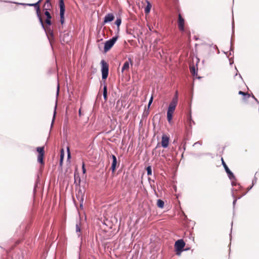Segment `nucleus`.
Listing matches in <instances>:
<instances>
[{"label":"nucleus","mask_w":259,"mask_h":259,"mask_svg":"<svg viewBox=\"0 0 259 259\" xmlns=\"http://www.w3.org/2000/svg\"><path fill=\"white\" fill-rule=\"evenodd\" d=\"M43 10L44 11V15L46 16L45 23L46 26L44 25V28H42L45 32L51 47L53 49L52 43L55 41V35L53 27L51 26L53 24L52 21V16L49 12L50 10L44 9Z\"/></svg>","instance_id":"obj_1"},{"label":"nucleus","mask_w":259,"mask_h":259,"mask_svg":"<svg viewBox=\"0 0 259 259\" xmlns=\"http://www.w3.org/2000/svg\"><path fill=\"white\" fill-rule=\"evenodd\" d=\"M191 103H189V109L187 114V121L185 123L186 132L187 136H189L192 134V125L195 124V121L192 117V111L191 109Z\"/></svg>","instance_id":"obj_2"},{"label":"nucleus","mask_w":259,"mask_h":259,"mask_svg":"<svg viewBox=\"0 0 259 259\" xmlns=\"http://www.w3.org/2000/svg\"><path fill=\"white\" fill-rule=\"evenodd\" d=\"M186 243L183 239L177 240L174 245L175 251L177 255H180L181 253L184 251V247Z\"/></svg>","instance_id":"obj_3"},{"label":"nucleus","mask_w":259,"mask_h":259,"mask_svg":"<svg viewBox=\"0 0 259 259\" xmlns=\"http://www.w3.org/2000/svg\"><path fill=\"white\" fill-rule=\"evenodd\" d=\"M119 37V35L116 34L115 36H113L112 38L106 40L104 42V53H107L114 46V45L117 41L118 38Z\"/></svg>","instance_id":"obj_4"},{"label":"nucleus","mask_w":259,"mask_h":259,"mask_svg":"<svg viewBox=\"0 0 259 259\" xmlns=\"http://www.w3.org/2000/svg\"><path fill=\"white\" fill-rule=\"evenodd\" d=\"M101 65L102 80H103V83H104L105 82V80L107 78L109 74V65L104 60H101Z\"/></svg>","instance_id":"obj_5"},{"label":"nucleus","mask_w":259,"mask_h":259,"mask_svg":"<svg viewBox=\"0 0 259 259\" xmlns=\"http://www.w3.org/2000/svg\"><path fill=\"white\" fill-rule=\"evenodd\" d=\"M178 102V92L177 91L167 108L166 113H174Z\"/></svg>","instance_id":"obj_6"},{"label":"nucleus","mask_w":259,"mask_h":259,"mask_svg":"<svg viewBox=\"0 0 259 259\" xmlns=\"http://www.w3.org/2000/svg\"><path fill=\"white\" fill-rule=\"evenodd\" d=\"M26 5L28 6L34 7V9L36 11V16L38 19L39 22L41 27L44 28V23L42 20V18L41 16L40 9L39 5H38V3H37L36 2L35 3H32V4H27Z\"/></svg>","instance_id":"obj_7"},{"label":"nucleus","mask_w":259,"mask_h":259,"mask_svg":"<svg viewBox=\"0 0 259 259\" xmlns=\"http://www.w3.org/2000/svg\"><path fill=\"white\" fill-rule=\"evenodd\" d=\"M60 9V23L63 25L65 23V5L64 0H59Z\"/></svg>","instance_id":"obj_8"},{"label":"nucleus","mask_w":259,"mask_h":259,"mask_svg":"<svg viewBox=\"0 0 259 259\" xmlns=\"http://www.w3.org/2000/svg\"><path fill=\"white\" fill-rule=\"evenodd\" d=\"M36 150L38 153L37 162L41 165H44V157H45V148L43 146L38 147Z\"/></svg>","instance_id":"obj_9"},{"label":"nucleus","mask_w":259,"mask_h":259,"mask_svg":"<svg viewBox=\"0 0 259 259\" xmlns=\"http://www.w3.org/2000/svg\"><path fill=\"white\" fill-rule=\"evenodd\" d=\"M221 161H222V164L223 166L224 169L226 171V172L227 174V176L229 178V179L230 180H236V178L234 175L233 172L230 169V168L228 167L225 162L224 161L223 158H221Z\"/></svg>","instance_id":"obj_10"},{"label":"nucleus","mask_w":259,"mask_h":259,"mask_svg":"<svg viewBox=\"0 0 259 259\" xmlns=\"http://www.w3.org/2000/svg\"><path fill=\"white\" fill-rule=\"evenodd\" d=\"M115 19V16L113 13H108L104 17L103 20L101 23V27L104 26L106 24L109 23L113 21Z\"/></svg>","instance_id":"obj_11"},{"label":"nucleus","mask_w":259,"mask_h":259,"mask_svg":"<svg viewBox=\"0 0 259 259\" xmlns=\"http://www.w3.org/2000/svg\"><path fill=\"white\" fill-rule=\"evenodd\" d=\"M60 38L62 43H67L70 41L71 36L70 35L69 32L65 31L63 34H62V32H60Z\"/></svg>","instance_id":"obj_12"},{"label":"nucleus","mask_w":259,"mask_h":259,"mask_svg":"<svg viewBox=\"0 0 259 259\" xmlns=\"http://www.w3.org/2000/svg\"><path fill=\"white\" fill-rule=\"evenodd\" d=\"M169 137L163 134L161 137V146L163 148H167L169 144Z\"/></svg>","instance_id":"obj_13"},{"label":"nucleus","mask_w":259,"mask_h":259,"mask_svg":"<svg viewBox=\"0 0 259 259\" xmlns=\"http://www.w3.org/2000/svg\"><path fill=\"white\" fill-rule=\"evenodd\" d=\"M110 157L112 160L110 169L111 170L112 173L114 174L115 172L116 168L117 167V160L115 155H114L113 154L110 155Z\"/></svg>","instance_id":"obj_14"},{"label":"nucleus","mask_w":259,"mask_h":259,"mask_svg":"<svg viewBox=\"0 0 259 259\" xmlns=\"http://www.w3.org/2000/svg\"><path fill=\"white\" fill-rule=\"evenodd\" d=\"M178 28H179V30L181 32H185V19L182 16L181 14H179V16H178Z\"/></svg>","instance_id":"obj_15"},{"label":"nucleus","mask_w":259,"mask_h":259,"mask_svg":"<svg viewBox=\"0 0 259 259\" xmlns=\"http://www.w3.org/2000/svg\"><path fill=\"white\" fill-rule=\"evenodd\" d=\"M234 28H235V23L234 18H233L232 22V35L230 41V51L231 52H234V47L233 46V38L234 37Z\"/></svg>","instance_id":"obj_16"},{"label":"nucleus","mask_w":259,"mask_h":259,"mask_svg":"<svg viewBox=\"0 0 259 259\" xmlns=\"http://www.w3.org/2000/svg\"><path fill=\"white\" fill-rule=\"evenodd\" d=\"M130 64H131V65H133V61L131 58L128 57V60L124 63L121 68V72H123L124 70H128L130 68Z\"/></svg>","instance_id":"obj_17"},{"label":"nucleus","mask_w":259,"mask_h":259,"mask_svg":"<svg viewBox=\"0 0 259 259\" xmlns=\"http://www.w3.org/2000/svg\"><path fill=\"white\" fill-rule=\"evenodd\" d=\"M65 156V152L64 149L62 148L60 151V159H59V168L62 169V166L63 164V161Z\"/></svg>","instance_id":"obj_18"},{"label":"nucleus","mask_w":259,"mask_h":259,"mask_svg":"<svg viewBox=\"0 0 259 259\" xmlns=\"http://www.w3.org/2000/svg\"><path fill=\"white\" fill-rule=\"evenodd\" d=\"M103 96L105 102H106L108 99V89L105 82L103 83Z\"/></svg>","instance_id":"obj_19"},{"label":"nucleus","mask_w":259,"mask_h":259,"mask_svg":"<svg viewBox=\"0 0 259 259\" xmlns=\"http://www.w3.org/2000/svg\"><path fill=\"white\" fill-rule=\"evenodd\" d=\"M147 5L144 8V12L146 14H148L150 13L151 8H152V5L151 3L149 1H146Z\"/></svg>","instance_id":"obj_20"},{"label":"nucleus","mask_w":259,"mask_h":259,"mask_svg":"<svg viewBox=\"0 0 259 259\" xmlns=\"http://www.w3.org/2000/svg\"><path fill=\"white\" fill-rule=\"evenodd\" d=\"M238 94L243 96L242 100L244 101H246L248 98L251 97V95L249 93L244 92L242 91H239L238 92Z\"/></svg>","instance_id":"obj_21"},{"label":"nucleus","mask_w":259,"mask_h":259,"mask_svg":"<svg viewBox=\"0 0 259 259\" xmlns=\"http://www.w3.org/2000/svg\"><path fill=\"white\" fill-rule=\"evenodd\" d=\"M197 63L198 62L196 63V66L193 65L190 67V72L194 76L197 75L198 73Z\"/></svg>","instance_id":"obj_22"},{"label":"nucleus","mask_w":259,"mask_h":259,"mask_svg":"<svg viewBox=\"0 0 259 259\" xmlns=\"http://www.w3.org/2000/svg\"><path fill=\"white\" fill-rule=\"evenodd\" d=\"M121 22H122L121 18L120 16L117 17L116 18L115 21L114 22V24L116 26L117 28H118V32H119L120 26L121 24Z\"/></svg>","instance_id":"obj_23"},{"label":"nucleus","mask_w":259,"mask_h":259,"mask_svg":"<svg viewBox=\"0 0 259 259\" xmlns=\"http://www.w3.org/2000/svg\"><path fill=\"white\" fill-rule=\"evenodd\" d=\"M52 7V5L51 4V0H46L45 3L43 6V10H44V9L51 10Z\"/></svg>","instance_id":"obj_24"},{"label":"nucleus","mask_w":259,"mask_h":259,"mask_svg":"<svg viewBox=\"0 0 259 259\" xmlns=\"http://www.w3.org/2000/svg\"><path fill=\"white\" fill-rule=\"evenodd\" d=\"M156 205L158 208L162 209L164 207V202L163 200L158 199L157 200Z\"/></svg>","instance_id":"obj_25"},{"label":"nucleus","mask_w":259,"mask_h":259,"mask_svg":"<svg viewBox=\"0 0 259 259\" xmlns=\"http://www.w3.org/2000/svg\"><path fill=\"white\" fill-rule=\"evenodd\" d=\"M56 109H57V101L56 102V105L54 107L53 119H52L51 124V128H52L53 127L54 122H55V118H56V114H57Z\"/></svg>","instance_id":"obj_26"},{"label":"nucleus","mask_w":259,"mask_h":259,"mask_svg":"<svg viewBox=\"0 0 259 259\" xmlns=\"http://www.w3.org/2000/svg\"><path fill=\"white\" fill-rule=\"evenodd\" d=\"M74 181L81 182V178L78 172L77 171V168L75 169L74 173Z\"/></svg>","instance_id":"obj_27"},{"label":"nucleus","mask_w":259,"mask_h":259,"mask_svg":"<svg viewBox=\"0 0 259 259\" xmlns=\"http://www.w3.org/2000/svg\"><path fill=\"white\" fill-rule=\"evenodd\" d=\"M246 193H245L244 194H243L242 196H239V197H238L237 198H236L233 192H232V196L234 198V200L233 201V208L235 207V204H236V203L238 199H240L243 196H244L245 195H246Z\"/></svg>","instance_id":"obj_28"},{"label":"nucleus","mask_w":259,"mask_h":259,"mask_svg":"<svg viewBox=\"0 0 259 259\" xmlns=\"http://www.w3.org/2000/svg\"><path fill=\"white\" fill-rule=\"evenodd\" d=\"M149 114V109H145L142 116V120H146Z\"/></svg>","instance_id":"obj_29"},{"label":"nucleus","mask_w":259,"mask_h":259,"mask_svg":"<svg viewBox=\"0 0 259 259\" xmlns=\"http://www.w3.org/2000/svg\"><path fill=\"white\" fill-rule=\"evenodd\" d=\"M67 162L70 163V159L71 158V155L70 151L69 148L68 147H67Z\"/></svg>","instance_id":"obj_30"},{"label":"nucleus","mask_w":259,"mask_h":259,"mask_svg":"<svg viewBox=\"0 0 259 259\" xmlns=\"http://www.w3.org/2000/svg\"><path fill=\"white\" fill-rule=\"evenodd\" d=\"M173 114L174 113H166L167 120L169 123H170L172 120L173 117Z\"/></svg>","instance_id":"obj_31"},{"label":"nucleus","mask_w":259,"mask_h":259,"mask_svg":"<svg viewBox=\"0 0 259 259\" xmlns=\"http://www.w3.org/2000/svg\"><path fill=\"white\" fill-rule=\"evenodd\" d=\"M155 119H158V120H159L160 119V117H159V115L158 114H155L153 117V119H152V121H153V122H152V124H153V128L154 129L155 128V123L154 122V120Z\"/></svg>","instance_id":"obj_32"},{"label":"nucleus","mask_w":259,"mask_h":259,"mask_svg":"<svg viewBox=\"0 0 259 259\" xmlns=\"http://www.w3.org/2000/svg\"><path fill=\"white\" fill-rule=\"evenodd\" d=\"M146 170L148 176H151L152 174V167L151 165H148L146 167Z\"/></svg>","instance_id":"obj_33"},{"label":"nucleus","mask_w":259,"mask_h":259,"mask_svg":"<svg viewBox=\"0 0 259 259\" xmlns=\"http://www.w3.org/2000/svg\"><path fill=\"white\" fill-rule=\"evenodd\" d=\"M84 193L82 191L80 188H79V189L77 191V193L76 194V197L80 196H84Z\"/></svg>","instance_id":"obj_34"},{"label":"nucleus","mask_w":259,"mask_h":259,"mask_svg":"<svg viewBox=\"0 0 259 259\" xmlns=\"http://www.w3.org/2000/svg\"><path fill=\"white\" fill-rule=\"evenodd\" d=\"M0 2H3V1L0 0ZM4 2H5V3H14V4H17V5H19L27 6V5H26L27 4H25V3L12 2H10V1H4Z\"/></svg>","instance_id":"obj_35"},{"label":"nucleus","mask_w":259,"mask_h":259,"mask_svg":"<svg viewBox=\"0 0 259 259\" xmlns=\"http://www.w3.org/2000/svg\"><path fill=\"white\" fill-rule=\"evenodd\" d=\"M80 223L78 224L77 223L75 226V229H76V233H80L81 232V228L80 227Z\"/></svg>","instance_id":"obj_36"},{"label":"nucleus","mask_w":259,"mask_h":259,"mask_svg":"<svg viewBox=\"0 0 259 259\" xmlns=\"http://www.w3.org/2000/svg\"><path fill=\"white\" fill-rule=\"evenodd\" d=\"M81 169H82V174H85L87 172V169H86L85 163L84 162H82Z\"/></svg>","instance_id":"obj_37"},{"label":"nucleus","mask_w":259,"mask_h":259,"mask_svg":"<svg viewBox=\"0 0 259 259\" xmlns=\"http://www.w3.org/2000/svg\"><path fill=\"white\" fill-rule=\"evenodd\" d=\"M77 199L79 201L80 204H83V201H84V196H80L78 197H77Z\"/></svg>","instance_id":"obj_38"},{"label":"nucleus","mask_w":259,"mask_h":259,"mask_svg":"<svg viewBox=\"0 0 259 259\" xmlns=\"http://www.w3.org/2000/svg\"><path fill=\"white\" fill-rule=\"evenodd\" d=\"M182 144H183V147H182V149L183 150V152L182 154V157H183V155H184V151H185L186 150V141L185 140H184L183 142H182Z\"/></svg>","instance_id":"obj_39"},{"label":"nucleus","mask_w":259,"mask_h":259,"mask_svg":"<svg viewBox=\"0 0 259 259\" xmlns=\"http://www.w3.org/2000/svg\"><path fill=\"white\" fill-rule=\"evenodd\" d=\"M156 152L158 154V156H160L161 154V156L163 157H164L165 158L166 157V156L164 154H163V152H164V150H162L161 151L160 150H157L156 151Z\"/></svg>","instance_id":"obj_40"},{"label":"nucleus","mask_w":259,"mask_h":259,"mask_svg":"<svg viewBox=\"0 0 259 259\" xmlns=\"http://www.w3.org/2000/svg\"><path fill=\"white\" fill-rule=\"evenodd\" d=\"M153 96H151V97H150L149 100V102H148V109H149L150 108V107L151 105V104L153 102Z\"/></svg>","instance_id":"obj_41"},{"label":"nucleus","mask_w":259,"mask_h":259,"mask_svg":"<svg viewBox=\"0 0 259 259\" xmlns=\"http://www.w3.org/2000/svg\"><path fill=\"white\" fill-rule=\"evenodd\" d=\"M80 183H81V182H79V181H74V184L75 185V186L76 188H77V187H79V188H80Z\"/></svg>","instance_id":"obj_42"},{"label":"nucleus","mask_w":259,"mask_h":259,"mask_svg":"<svg viewBox=\"0 0 259 259\" xmlns=\"http://www.w3.org/2000/svg\"><path fill=\"white\" fill-rule=\"evenodd\" d=\"M257 182V178L255 176L254 177V178L252 180V186H254L255 184H256Z\"/></svg>","instance_id":"obj_43"},{"label":"nucleus","mask_w":259,"mask_h":259,"mask_svg":"<svg viewBox=\"0 0 259 259\" xmlns=\"http://www.w3.org/2000/svg\"><path fill=\"white\" fill-rule=\"evenodd\" d=\"M235 69L236 70L237 72H236V73L235 74V76H237V75H239V77H240L242 80H243V78H242V76L241 75V74H240V73H238V70H237V68H236V66H235Z\"/></svg>","instance_id":"obj_44"},{"label":"nucleus","mask_w":259,"mask_h":259,"mask_svg":"<svg viewBox=\"0 0 259 259\" xmlns=\"http://www.w3.org/2000/svg\"><path fill=\"white\" fill-rule=\"evenodd\" d=\"M231 185L232 186H236L237 183L234 181L235 180H231Z\"/></svg>","instance_id":"obj_45"},{"label":"nucleus","mask_w":259,"mask_h":259,"mask_svg":"<svg viewBox=\"0 0 259 259\" xmlns=\"http://www.w3.org/2000/svg\"><path fill=\"white\" fill-rule=\"evenodd\" d=\"M160 146V143H158L157 144V145H156V147L154 149V150H157Z\"/></svg>","instance_id":"obj_46"},{"label":"nucleus","mask_w":259,"mask_h":259,"mask_svg":"<svg viewBox=\"0 0 259 259\" xmlns=\"http://www.w3.org/2000/svg\"><path fill=\"white\" fill-rule=\"evenodd\" d=\"M230 65H232L234 63V61L232 59H229Z\"/></svg>","instance_id":"obj_47"},{"label":"nucleus","mask_w":259,"mask_h":259,"mask_svg":"<svg viewBox=\"0 0 259 259\" xmlns=\"http://www.w3.org/2000/svg\"><path fill=\"white\" fill-rule=\"evenodd\" d=\"M73 202H74V205H75V207H76L77 209H78V208H77V204L76 202L75 201V200H74V198H73Z\"/></svg>","instance_id":"obj_48"},{"label":"nucleus","mask_w":259,"mask_h":259,"mask_svg":"<svg viewBox=\"0 0 259 259\" xmlns=\"http://www.w3.org/2000/svg\"><path fill=\"white\" fill-rule=\"evenodd\" d=\"M251 97L253 99L255 100V101H256L259 104V102L258 101L257 99L254 97L253 95H252Z\"/></svg>","instance_id":"obj_49"},{"label":"nucleus","mask_w":259,"mask_h":259,"mask_svg":"<svg viewBox=\"0 0 259 259\" xmlns=\"http://www.w3.org/2000/svg\"><path fill=\"white\" fill-rule=\"evenodd\" d=\"M174 3L175 5H177L179 3V0H174Z\"/></svg>","instance_id":"obj_50"},{"label":"nucleus","mask_w":259,"mask_h":259,"mask_svg":"<svg viewBox=\"0 0 259 259\" xmlns=\"http://www.w3.org/2000/svg\"><path fill=\"white\" fill-rule=\"evenodd\" d=\"M197 144L201 145V143L200 141H197L194 144L193 146L196 145Z\"/></svg>","instance_id":"obj_51"},{"label":"nucleus","mask_w":259,"mask_h":259,"mask_svg":"<svg viewBox=\"0 0 259 259\" xmlns=\"http://www.w3.org/2000/svg\"><path fill=\"white\" fill-rule=\"evenodd\" d=\"M253 186H252V185H251V186H250L248 187V188H247V191H250V190L252 189V188L253 187Z\"/></svg>","instance_id":"obj_52"},{"label":"nucleus","mask_w":259,"mask_h":259,"mask_svg":"<svg viewBox=\"0 0 259 259\" xmlns=\"http://www.w3.org/2000/svg\"><path fill=\"white\" fill-rule=\"evenodd\" d=\"M153 191H154V193H155V194L156 196L157 197H159V196H158V194L157 193V192H156V190H155V189L154 188L153 189Z\"/></svg>","instance_id":"obj_53"},{"label":"nucleus","mask_w":259,"mask_h":259,"mask_svg":"<svg viewBox=\"0 0 259 259\" xmlns=\"http://www.w3.org/2000/svg\"><path fill=\"white\" fill-rule=\"evenodd\" d=\"M79 207L80 209H82L83 208V204H79Z\"/></svg>","instance_id":"obj_54"},{"label":"nucleus","mask_w":259,"mask_h":259,"mask_svg":"<svg viewBox=\"0 0 259 259\" xmlns=\"http://www.w3.org/2000/svg\"><path fill=\"white\" fill-rule=\"evenodd\" d=\"M67 122H68V117H67V116H66L64 120V123H65L66 124H67Z\"/></svg>","instance_id":"obj_55"},{"label":"nucleus","mask_w":259,"mask_h":259,"mask_svg":"<svg viewBox=\"0 0 259 259\" xmlns=\"http://www.w3.org/2000/svg\"><path fill=\"white\" fill-rule=\"evenodd\" d=\"M78 114H79V116H81V108H80V109H79V111H78Z\"/></svg>","instance_id":"obj_56"},{"label":"nucleus","mask_w":259,"mask_h":259,"mask_svg":"<svg viewBox=\"0 0 259 259\" xmlns=\"http://www.w3.org/2000/svg\"><path fill=\"white\" fill-rule=\"evenodd\" d=\"M42 1V0H38L36 3H38V5H39Z\"/></svg>","instance_id":"obj_57"},{"label":"nucleus","mask_w":259,"mask_h":259,"mask_svg":"<svg viewBox=\"0 0 259 259\" xmlns=\"http://www.w3.org/2000/svg\"><path fill=\"white\" fill-rule=\"evenodd\" d=\"M194 38L195 39V40H198L199 39V38L196 36H194Z\"/></svg>","instance_id":"obj_58"},{"label":"nucleus","mask_w":259,"mask_h":259,"mask_svg":"<svg viewBox=\"0 0 259 259\" xmlns=\"http://www.w3.org/2000/svg\"><path fill=\"white\" fill-rule=\"evenodd\" d=\"M36 185H35L34 187V189H33V191H34V193L35 192V191H36Z\"/></svg>","instance_id":"obj_59"},{"label":"nucleus","mask_w":259,"mask_h":259,"mask_svg":"<svg viewBox=\"0 0 259 259\" xmlns=\"http://www.w3.org/2000/svg\"><path fill=\"white\" fill-rule=\"evenodd\" d=\"M59 91V85H58V87H57V95L58 94Z\"/></svg>","instance_id":"obj_60"},{"label":"nucleus","mask_w":259,"mask_h":259,"mask_svg":"<svg viewBox=\"0 0 259 259\" xmlns=\"http://www.w3.org/2000/svg\"><path fill=\"white\" fill-rule=\"evenodd\" d=\"M157 151V150H154V149H153V150H152V154H154V151H156V152Z\"/></svg>","instance_id":"obj_61"},{"label":"nucleus","mask_w":259,"mask_h":259,"mask_svg":"<svg viewBox=\"0 0 259 259\" xmlns=\"http://www.w3.org/2000/svg\"><path fill=\"white\" fill-rule=\"evenodd\" d=\"M232 53H233L232 52H231V51H230V52H229V55L231 56V55H232Z\"/></svg>","instance_id":"obj_62"},{"label":"nucleus","mask_w":259,"mask_h":259,"mask_svg":"<svg viewBox=\"0 0 259 259\" xmlns=\"http://www.w3.org/2000/svg\"><path fill=\"white\" fill-rule=\"evenodd\" d=\"M81 234H78V237H81Z\"/></svg>","instance_id":"obj_63"},{"label":"nucleus","mask_w":259,"mask_h":259,"mask_svg":"<svg viewBox=\"0 0 259 259\" xmlns=\"http://www.w3.org/2000/svg\"><path fill=\"white\" fill-rule=\"evenodd\" d=\"M196 78H198V79H200V78H201V77H200V76H198V77H197Z\"/></svg>","instance_id":"obj_64"}]
</instances>
